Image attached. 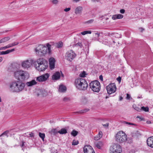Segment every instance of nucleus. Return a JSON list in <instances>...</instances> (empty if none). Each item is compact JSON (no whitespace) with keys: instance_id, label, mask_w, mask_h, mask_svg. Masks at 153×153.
I'll list each match as a JSON object with an SVG mask.
<instances>
[{"instance_id":"1","label":"nucleus","mask_w":153,"mask_h":153,"mask_svg":"<svg viewBox=\"0 0 153 153\" xmlns=\"http://www.w3.org/2000/svg\"><path fill=\"white\" fill-rule=\"evenodd\" d=\"M53 44V43L51 42L47 43L46 45H40L35 49V52L40 56H44L47 53L50 55L51 54V47Z\"/></svg>"},{"instance_id":"2","label":"nucleus","mask_w":153,"mask_h":153,"mask_svg":"<svg viewBox=\"0 0 153 153\" xmlns=\"http://www.w3.org/2000/svg\"><path fill=\"white\" fill-rule=\"evenodd\" d=\"M25 84L20 81H16L10 83V90L13 92H19L22 91L25 87Z\"/></svg>"},{"instance_id":"3","label":"nucleus","mask_w":153,"mask_h":153,"mask_svg":"<svg viewBox=\"0 0 153 153\" xmlns=\"http://www.w3.org/2000/svg\"><path fill=\"white\" fill-rule=\"evenodd\" d=\"M74 84L77 89L80 91H85L88 86L87 81L84 79L80 78L76 79Z\"/></svg>"},{"instance_id":"4","label":"nucleus","mask_w":153,"mask_h":153,"mask_svg":"<svg viewBox=\"0 0 153 153\" xmlns=\"http://www.w3.org/2000/svg\"><path fill=\"white\" fill-rule=\"evenodd\" d=\"M14 76L20 80H24L27 79L29 77V75L27 72L20 70L15 73Z\"/></svg>"},{"instance_id":"5","label":"nucleus","mask_w":153,"mask_h":153,"mask_svg":"<svg viewBox=\"0 0 153 153\" xmlns=\"http://www.w3.org/2000/svg\"><path fill=\"white\" fill-rule=\"evenodd\" d=\"M127 136L123 131H120L117 132L116 136V141L119 143H122L126 140Z\"/></svg>"},{"instance_id":"6","label":"nucleus","mask_w":153,"mask_h":153,"mask_svg":"<svg viewBox=\"0 0 153 153\" xmlns=\"http://www.w3.org/2000/svg\"><path fill=\"white\" fill-rule=\"evenodd\" d=\"M90 88L93 91L95 92H99L100 89V83L97 80H95L91 82L89 84Z\"/></svg>"},{"instance_id":"7","label":"nucleus","mask_w":153,"mask_h":153,"mask_svg":"<svg viewBox=\"0 0 153 153\" xmlns=\"http://www.w3.org/2000/svg\"><path fill=\"white\" fill-rule=\"evenodd\" d=\"M34 62V61L31 59H29L22 61L21 65L24 69L30 68Z\"/></svg>"},{"instance_id":"8","label":"nucleus","mask_w":153,"mask_h":153,"mask_svg":"<svg viewBox=\"0 0 153 153\" xmlns=\"http://www.w3.org/2000/svg\"><path fill=\"white\" fill-rule=\"evenodd\" d=\"M111 153H121L122 152L121 148L120 145L114 144L110 148Z\"/></svg>"},{"instance_id":"9","label":"nucleus","mask_w":153,"mask_h":153,"mask_svg":"<svg viewBox=\"0 0 153 153\" xmlns=\"http://www.w3.org/2000/svg\"><path fill=\"white\" fill-rule=\"evenodd\" d=\"M19 65L16 63H14L11 64V65L8 68V70L9 71L13 72L14 76L15 75V73L18 71L20 70L19 69Z\"/></svg>"},{"instance_id":"10","label":"nucleus","mask_w":153,"mask_h":153,"mask_svg":"<svg viewBox=\"0 0 153 153\" xmlns=\"http://www.w3.org/2000/svg\"><path fill=\"white\" fill-rule=\"evenodd\" d=\"M76 56V54L72 50H70L68 51L65 55L66 59L71 61L75 58Z\"/></svg>"},{"instance_id":"11","label":"nucleus","mask_w":153,"mask_h":153,"mask_svg":"<svg viewBox=\"0 0 153 153\" xmlns=\"http://www.w3.org/2000/svg\"><path fill=\"white\" fill-rule=\"evenodd\" d=\"M106 88L108 94H109L115 92L116 90V85L113 83L109 84L106 87Z\"/></svg>"},{"instance_id":"12","label":"nucleus","mask_w":153,"mask_h":153,"mask_svg":"<svg viewBox=\"0 0 153 153\" xmlns=\"http://www.w3.org/2000/svg\"><path fill=\"white\" fill-rule=\"evenodd\" d=\"M48 67V62L44 63L42 64L37 65L36 64L35 67L36 68L38 71H45Z\"/></svg>"},{"instance_id":"13","label":"nucleus","mask_w":153,"mask_h":153,"mask_svg":"<svg viewBox=\"0 0 153 153\" xmlns=\"http://www.w3.org/2000/svg\"><path fill=\"white\" fill-rule=\"evenodd\" d=\"M49 77V74L48 73L43 74L36 78V80L39 82L45 81L47 80Z\"/></svg>"},{"instance_id":"14","label":"nucleus","mask_w":153,"mask_h":153,"mask_svg":"<svg viewBox=\"0 0 153 153\" xmlns=\"http://www.w3.org/2000/svg\"><path fill=\"white\" fill-rule=\"evenodd\" d=\"M55 62V61L54 58H51L49 59V66L51 69L52 70L54 68Z\"/></svg>"},{"instance_id":"15","label":"nucleus","mask_w":153,"mask_h":153,"mask_svg":"<svg viewBox=\"0 0 153 153\" xmlns=\"http://www.w3.org/2000/svg\"><path fill=\"white\" fill-rule=\"evenodd\" d=\"M147 143L149 146L153 148V136L150 137L147 139Z\"/></svg>"},{"instance_id":"16","label":"nucleus","mask_w":153,"mask_h":153,"mask_svg":"<svg viewBox=\"0 0 153 153\" xmlns=\"http://www.w3.org/2000/svg\"><path fill=\"white\" fill-rule=\"evenodd\" d=\"M81 103L83 104H86L88 103L89 102V100L88 98L85 96H83L82 97L81 99Z\"/></svg>"},{"instance_id":"17","label":"nucleus","mask_w":153,"mask_h":153,"mask_svg":"<svg viewBox=\"0 0 153 153\" xmlns=\"http://www.w3.org/2000/svg\"><path fill=\"white\" fill-rule=\"evenodd\" d=\"M60 76V74L59 72H57L54 74L52 76L53 80H57L59 79Z\"/></svg>"},{"instance_id":"18","label":"nucleus","mask_w":153,"mask_h":153,"mask_svg":"<svg viewBox=\"0 0 153 153\" xmlns=\"http://www.w3.org/2000/svg\"><path fill=\"white\" fill-rule=\"evenodd\" d=\"M36 83L37 82L35 80L33 79L30 81L27 82L26 85L28 86H31L36 84Z\"/></svg>"},{"instance_id":"19","label":"nucleus","mask_w":153,"mask_h":153,"mask_svg":"<svg viewBox=\"0 0 153 153\" xmlns=\"http://www.w3.org/2000/svg\"><path fill=\"white\" fill-rule=\"evenodd\" d=\"M82 10V7L81 6L77 7L75 11V13L76 14L81 13Z\"/></svg>"},{"instance_id":"20","label":"nucleus","mask_w":153,"mask_h":153,"mask_svg":"<svg viewBox=\"0 0 153 153\" xmlns=\"http://www.w3.org/2000/svg\"><path fill=\"white\" fill-rule=\"evenodd\" d=\"M92 147L89 145H86L83 148V151L85 153H88V151L91 149Z\"/></svg>"},{"instance_id":"21","label":"nucleus","mask_w":153,"mask_h":153,"mask_svg":"<svg viewBox=\"0 0 153 153\" xmlns=\"http://www.w3.org/2000/svg\"><path fill=\"white\" fill-rule=\"evenodd\" d=\"M47 62L46 60L43 58H40L38 59L36 61L37 64V65L42 64L44 63Z\"/></svg>"},{"instance_id":"22","label":"nucleus","mask_w":153,"mask_h":153,"mask_svg":"<svg viewBox=\"0 0 153 153\" xmlns=\"http://www.w3.org/2000/svg\"><path fill=\"white\" fill-rule=\"evenodd\" d=\"M102 136V132L100 131L98 134L94 137V140H98L101 138Z\"/></svg>"},{"instance_id":"23","label":"nucleus","mask_w":153,"mask_h":153,"mask_svg":"<svg viewBox=\"0 0 153 153\" xmlns=\"http://www.w3.org/2000/svg\"><path fill=\"white\" fill-rule=\"evenodd\" d=\"M66 90V87L65 86L61 85L59 86V91L60 92H65Z\"/></svg>"},{"instance_id":"24","label":"nucleus","mask_w":153,"mask_h":153,"mask_svg":"<svg viewBox=\"0 0 153 153\" xmlns=\"http://www.w3.org/2000/svg\"><path fill=\"white\" fill-rule=\"evenodd\" d=\"M10 38L9 36L4 37L0 40V44L6 42L10 40Z\"/></svg>"},{"instance_id":"25","label":"nucleus","mask_w":153,"mask_h":153,"mask_svg":"<svg viewBox=\"0 0 153 153\" xmlns=\"http://www.w3.org/2000/svg\"><path fill=\"white\" fill-rule=\"evenodd\" d=\"M58 133L61 134H66L67 133V129L65 128H62L58 131Z\"/></svg>"},{"instance_id":"26","label":"nucleus","mask_w":153,"mask_h":153,"mask_svg":"<svg viewBox=\"0 0 153 153\" xmlns=\"http://www.w3.org/2000/svg\"><path fill=\"white\" fill-rule=\"evenodd\" d=\"M95 146L98 148L100 149L101 147L102 146V143L101 142H99L98 143H95Z\"/></svg>"},{"instance_id":"27","label":"nucleus","mask_w":153,"mask_h":153,"mask_svg":"<svg viewBox=\"0 0 153 153\" xmlns=\"http://www.w3.org/2000/svg\"><path fill=\"white\" fill-rule=\"evenodd\" d=\"M78 133L77 131L74 130L71 132V134L74 137H75L78 134Z\"/></svg>"},{"instance_id":"28","label":"nucleus","mask_w":153,"mask_h":153,"mask_svg":"<svg viewBox=\"0 0 153 153\" xmlns=\"http://www.w3.org/2000/svg\"><path fill=\"white\" fill-rule=\"evenodd\" d=\"M91 31L90 30H86L81 32V33L83 35H84L87 34H91Z\"/></svg>"},{"instance_id":"29","label":"nucleus","mask_w":153,"mask_h":153,"mask_svg":"<svg viewBox=\"0 0 153 153\" xmlns=\"http://www.w3.org/2000/svg\"><path fill=\"white\" fill-rule=\"evenodd\" d=\"M45 93H46V91H43V90H40V93H38L37 94V95L38 96H39L40 95H41L42 96H44V94H45Z\"/></svg>"},{"instance_id":"30","label":"nucleus","mask_w":153,"mask_h":153,"mask_svg":"<svg viewBox=\"0 0 153 153\" xmlns=\"http://www.w3.org/2000/svg\"><path fill=\"white\" fill-rule=\"evenodd\" d=\"M39 137L42 138V140L44 141L45 138V134L39 132Z\"/></svg>"},{"instance_id":"31","label":"nucleus","mask_w":153,"mask_h":153,"mask_svg":"<svg viewBox=\"0 0 153 153\" xmlns=\"http://www.w3.org/2000/svg\"><path fill=\"white\" fill-rule=\"evenodd\" d=\"M19 44V42H15L13 43H11L10 44H9V45L10 46V48L15 45H18Z\"/></svg>"},{"instance_id":"32","label":"nucleus","mask_w":153,"mask_h":153,"mask_svg":"<svg viewBox=\"0 0 153 153\" xmlns=\"http://www.w3.org/2000/svg\"><path fill=\"white\" fill-rule=\"evenodd\" d=\"M134 108L137 111H141V108H140L137 107L135 105H134L133 106Z\"/></svg>"},{"instance_id":"33","label":"nucleus","mask_w":153,"mask_h":153,"mask_svg":"<svg viewBox=\"0 0 153 153\" xmlns=\"http://www.w3.org/2000/svg\"><path fill=\"white\" fill-rule=\"evenodd\" d=\"M51 1L53 4L56 5L59 3L58 0H51Z\"/></svg>"},{"instance_id":"34","label":"nucleus","mask_w":153,"mask_h":153,"mask_svg":"<svg viewBox=\"0 0 153 153\" xmlns=\"http://www.w3.org/2000/svg\"><path fill=\"white\" fill-rule=\"evenodd\" d=\"M57 47L58 48H62L63 46V43L60 42L57 44Z\"/></svg>"},{"instance_id":"35","label":"nucleus","mask_w":153,"mask_h":153,"mask_svg":"<svg viewBox=\"0 0 153 153\" xmlns=\"http://www.w3.org/2000/svg\"><path fill=\"white\" fill-rule=\"evenodd\" d=\"M89 110V109L88 108H86L83 110L80 111L79 112H77V113H82L86 112Z\"/></svg>"},{"instance_id":"36","label":"nucleus","mask_w":153,"mask_h":153,"mask_svg":"<svg viewBox=\"0 0 153 153\" xmlns=\"http://www.w3.org/2000/svg\"><path fill=\"white\" fill-rule=\"evenodd\" d=\"M79 143V142L78 140H73L72 143V145H73L75 146L77 145Z\"/></svg>"},{"instance_id":"37","label":"nucleus","mask_w":153,"mask_h":153,"mask_svg":"<svg viewBox=\"0 0 153 153\" xmlns=\"http://www.w3.org/2000/svg\"><path fill=\"white\" fill-rule=\"evenodd\" d=\"M149 108L148 107H144V106H143L141 107V110H142L145 111H149Z\"/></svg>"},{"instance_id":"38","label":"nucleus","mask_w":153,"mask_h":153,"mask_svg":"<svg viewBox=\"0 0 153 153\" xmlns=\"http://www.w3.org/2000/svg\"><path fill=\"white\" fill-rule=\"evenodd\" d=\"M63 101L65 102H67L70 100L69 97H65L63 98Z\"/></svg>"},{"instance_id":"39","label":"nucleus","mask_w":153,"mask_h":153,"mask_svg":"<svg viewBox=\"0 0 153 153\" xmlns=\"http://www.w3.org/2000/svg\"><path fill=\"white\" fill-rule=\"evenodd\" d=\"M102 43L105 45L110 44V42L109 41H108L106 39H105V40H103L102 42Z\"/></svg>"},{"instance_id":"40","label":"nucleus","mask_w":153,"mask_h":153,"mask_svg":"<svg viewBox=\"0 0 153 153\" xmlns=\"http://www.w3.org/2000/svg\"><path fill=\"white\" fill-rule=\"evenodd\" d=\"M85 75H86L85 72L83 71L82 72L79 74V76L82 77H83L85 76Z\"/></svg>"},{"instance_id":"41","label":"nucleus","mask_w":153,"mask_h":153,"mask_svg":"<svg viewBox=\"0 0 153 153\" xmlns=\"http://www.w3.org/2000/svg\"><path fill=\"white\" fill-rule=\"evenodd\" d=\"M8 53L7 50L6 51H0V55L6 54Z\"/></svg>"},{"instance_id":"42","label":"nucleus","mask_w":153,"mask_h":153,"mask_svg":"<svg viewBox=\"0 0 153 153\" xmlns=\"http://www.w3.org/2000/svg\"><path fill=\"white\" fill-rule=\"evenodd\" d=\"M10 48V45H7L6 46H5L4 47H1V50H5L6 49L9 48Z\"/></svg>"},{"instance_id":"43","label":"nucleus","mask_w":153,"mask_h":153,"mask_svg":"<svg viewBox=\"0 0 153 153\" xmlns=\"http://www.w3.org/2000/svg\"><path fill=\"white\" fill-rule=\"evenodd\" d=\"M117 19H121L123 17V15L120 14H118L117 15Z\"/></svg>"},{"instance_id":"44","label":"nucleus","mask_w":153,"mask_h":153,"mask_svg":"<svg viewBox=\"0 0 153 153\" xmlns=\"http://www.w3.org/2000/svg\"><path fill=\"white\" fill-rule=\"evenodd\" d=\"M76 47L79 46L80 48H81L82 46V45L81 43H78L75 45Z\"/></svg>"},{"instance_id":"45","label":"nucleus","mask_w":153,"mask_h":153,"mask_svg":"<svg viewBox=\"0 0 153 153\" xmlns=\"http://www.w3.org/2000/svg\"><path fill=\"white\" fill-rule=\"evenodd\" d=\"M126 140H127L128 143H131L132 142V139L131 138H128L127 139L126 138Z\"/></svg>"},{"instance_id":"46","label":"nucleus","mask_w":153,"mask_h":153,"mask_svg":"<svg viewBox=\"0 0 153 153\" xmlns=\"http://www.w3.org/2000/svg\"><path fill=\"white\" fill-rule=\"evenodd\" d=\"M125 123H126V124H127L128 125H130L134 126H137V125L135 124L132 123H131L128 122H125Z\"/></svg>"},{"instance_id":"47","label":"nucleus","mask_w":153,"mask_h":153,"mask_svg":"<svg viewBox=\"0 0 153 153\" xmlns=\"http://www.w3.org/2000/svg\"><path fill=\"white\" fill-rule=\"evenodd\" d=\"M51 132H53L54 134H56L58 133V131L55 129H53L51 130Z\"/></svg>"},{"instance_id":"48","label":"nucleus","mask_w":153,"mask_h":153,"mask_svg":"<svg viewBox=\"0 0 153 153\" xmlns=\"http://www.w3.org/2000/svg\"><path fill=\"white\" fill-rule=\"evenodd\" d=\"M8 133V132L7 131H5L1 135L0 137H1L3 136V135H6Z\"/></svg>"},{"instance_id":"49","label":"nucleus","mask_w":153,"mask_h":153,"mask_svg":"<svg viewBox=\"0 0 153 153\" xmlns=\"http://www.w3.org/2000/svg\"><path fill=\"white\" fill-rule=\"evenodd\" d=\"M126 98L127 100H129L130 98L131 99L130 95L128 94H127Z\"/></svg>"},{"instance_id":"50","label":"nucleus","mask_w":153,"mask_h":153,"mask_svg":"<svg viewBox=\"0 0 153 153\" xmlns=\"http://www.w3.org/2000/svg\"><path fill=\"white\" fill-rule=\"evenodd\" d=\"M117 15H113L112 16V19L113 20H115V19H117Z\"/></svg>"},{"instance_id":"51","label":"nucleus","mask_w":153,"mask_h":153,"mask_svg":"<svg viewBox=\"0 0 153 153\" xmlns=\"http://www.w3.org/2000/svg\"><path fill=\"white\" fill-rule=\"evenodd\" d=\"M93 21H94L93 19H91V20H89L88 21L86 22V23L88 24H89L92 23L93 22Z\"/></svg>"},{"instance_id":"52","label":"nucleus","mask_w":153,"mask_h":153,"mask_svg":"<svg viewBox=\"0 0 153 153\" xmlns=\"http://www.w3.org/2000/svg\"><path fill=\"white\" fill-rule=\"evenodd\" d=\"M15 51V49L13 48L11 50H7V51L8 52V53L10 52H12Z\"/></svg>"},{"instance_id":"53","label":"nucleus","mask_w":153,"mask_h":153,"mask_svg":"<svg viewBox=\"0 0 153 153\" xmlns=\"http://www.w3.org/2000/svg\"><path fill=\"white\" fill-rule=\"evenodd\" d=\"M102 126L105 127H108L109 125V123H107L105 124H102Z\"/></svg>"},{"instance_id":"54","label":"nucleus","mask_w":153,"mask_h":153,"mask_svg":"<svg viewBox=\"0 0 153 153\" xmlns=\"http://www.w3.org/2000/svg\"><path fill=\"white\" fill-rule=\"evenodd\" d=\"M71 9L70 8L68 7V8H66L64 9V11L65 12H68Z\"/></svg>"},{"instance_id":"55","label":"nucleus","mask_w":153,"mask_h":153,"mask_svg":"<svg viewBox=\"0 0 153 153\" xmlns=\"http://www.w3.org/2000/svg\"><path fill=\"white\" fill-rule=\"evenodd\" d=\"M100 35V34L97 33H94V36L95 37H99Z\"/></svg>"},{"instance_id":"56","label":"nucleus","mask_w":153,"mask_h":153,"mask_svg":"<svg viewBox=\"0 0 153 153\" xmlns=\"http://www.w3.org/2000/svg\"><path fill=\"white\" fill-rule=\"evenodd\" d=\"M125 12V10L123 9H121L120 10V12L121 13H124Z\"/></svg>"},{"instance_id":"57","label":"nucleus","mask_w":153,"mask_h":153,"mask_svg":"<svg viewBox=\"0 0 153 153\" xmlns=\"http://www.w3.org/2000/svg\"><path fill=\"white\" fill-rule=\"evenodd\" d=\"M30 137H34L33 133L31 132L29 134Z\"/></svg>"},{"instance_id":"58","label":"nucleus","mask_w":153,"mask_h":153,"mask_svg":"<svg viewBox=\"0 0 153 153\" xmlns=\"http://www.w3.org/2000/svg\"><path fill=\"white\" fill-rule=\"evenodd\" d=\"M99 79L101 81H102L103 80V77L102 75H100L99 76Z\"/></svg>"},{"instance_id":"59","label":"nucleus","mask_w":153,"mask_h":153,"mask_svg":"<svg viewBox=\"0 0 153 153\" xmlns=\"http://www.w3.org/2000/svg\"><path fill=\"white\" fill-rule=\"evenodd\" d=\"M139 29L140 30V31L141 32H142L144 30V29L142 28H139Z\"/></svg>"},{"instance_id":"60","label":"nucleus","mask_w":153,"mask_h":153,"mask_svg":"<svg viewBox=\"0 0 153 153\" xmlns=\"http://www.w3.org/2000/svg\"><path fill=\"white\" fill-rule=\"evenodd\" d=\"M137 118H139L140 120H143V118H141V117H140L139 116H137Z\"/></svg>"},{"instance_id":"61","label":"nucleus","mask_w":153,"mask_h":153,"mask_svg":"<svg viewBox=\"0 0 153 153\" xmlns=\"http://www.w3.org/2000/svg\"><path fill=\"white\" fill-rule=\"evenodd\" d=\"M91 1H92L95 2H98L100 1V0H91Z\"/></svg>"},{"instance_id":"62","label":"nucleus","mask_w":153,"mask_h":153,"mask_svg":"<svg viewBox=\"0 0 153 153\" xmlns=\"http://www.w3.org/2000/svg\"><path fill=\"white\" fill-rule=\"evenodd\" d=\"M117 80L119 82H120L121 80V78H117Z\"/></svg>"},{"instance_id":"63","label":"nucleus","mask_w":153,"mask_h":153,"mask_svg":"<svg viewBox=\"0 0 153 153\" xmlns=\"http://www.w3.org/2000/svg\"><path fill=\"white\" fill-rule=\"evenodd\" d=\"M24 143L25 142L23 141H22V144H21V146H24Z\"/></svg>"},{"instance_id":"64","label":"nucleus","mask_w":153,"mask_h":153,"mask_svg":"<svg viewBox=\"0 0 153 153\" xmlns=\"http://www.w3.org/2000/svg\"><path fill=\"white\" fill-rule=\"evenodd\" d=\"M80 0H73V1L75 2H77L80 1Z\"/></svg>"}]
</instances>
